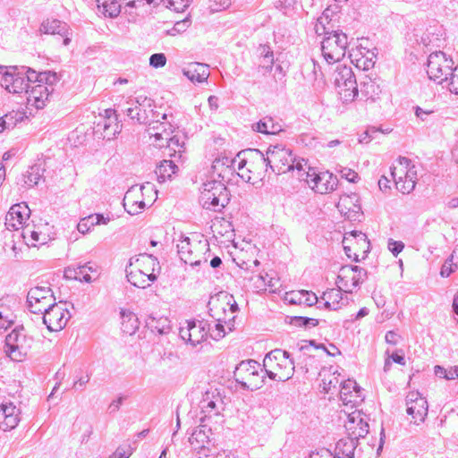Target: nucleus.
Returning a JSON list of instances; mask_svg holds the SVG:
<instances>
[{"label":"nucleus","instance_id":"nucleus-1","mask_svg":"<svg viewBox=\"0 0 458 458\" xmlns=\"http://www.w3.org/2000/svg\"><path fill=\"white\" fill-rule=\"evenodd\" d=\"M236 160H238V174L246 182L251 180L250 174L262 178L270 169L267 154L265 155L257 148H247L238 152Z\"/></svg>","mask_w":458,"mask_h":458},{"label":"nucleus","instance_id":"nucleus-2","mask_svg":"<svg viewBox=\"0 0 458 458\" xmlns=\"http://www.w3.org/2000/svg\"><path fill=\"white\" fill-rule=\"evenodd\" d=\"M327 9L323 13V16L318 20V22L322 25L323 30L327 36L321 42L322 55L327 64H335L341 61L346 54L348 47L347 35L340 30H334L331 32H325L323 20L328 18V12Z\"/></svg>","mask_w":458,"mask_h":458},{"label":"nucleus","instance_id":"nucleus-3","mask_svg":"<svg viewBox=\"0 0 458 458\" xmlns=\"http://www.w3.org/2000/svg\"><path fill=\"white\" fill-rule=\"evenodd\" d=\"M267 375L269 378L284 382L293 376L294 361L290 359V353L281 349L268 352L263 360Z\"/></svg>","mask_w":458,"mask_h":458},{"label":"nucleus","instance_id":"nucleus-4","mask_svg":"<svg viewBox=\"0 0 458 458\" xmlns=\"http://www.w3.org/2000/svg\"><path fill=\"white\" fill-rule=\"evenodd\" d=\"M267 154L270 170L278 174L292 171L298 178V169L303 170L307 166L306 160L296 159L290 148L280 145L270 146Z\"/></svg>","mask_w":458,"mask_h":458},{"label":"nucleus","instance_id":"nucleus-5","mask_svg":"<svg viewBox=\"0 0 458 458\" xmlns=\"http://www.w3.org/2000/svg\"><path fill=\"white\" fill-rule=\"evenodd\" d=\"M34 339L23 326L14 327L5 337V352L14 361H21L30 351Z\"/></svg>","mask_w":458,"mask_h":458},{"label":"nucleus","instance_id":"nucleus-6","mask_svg":"<svg viewBox=\"0 0 458 458\" xmlns=\"http://www.w3.org/2000/svg\"><path fill=\"white\" fill-rule=\"evenodd\" d=\"M177 249L180 259L192 267L208 261L205 254L209 251V243L207 240L182 237L177 243Z\"/></svg>","mask_w":458,"mask_h":458},{"label":"nucleus","instance_id":"nucleus-7","mask_svg":"<svg viewBox=\"0 0 458 458\" xmlns=\"http://www.w3.org/2000/svg\"><path fill=\"white\" fill-rule=\"evenodd\" d=\"M391 177L398 191L403 194L410 193L414 190L418 180L416 165L409 158L400 157L397 165L391 167Z\"/></svg>","mask_w":458,"mask_h":458},{"label":"nucleus","instance_id":"nucleus-8","mask_svg":"<svg viewBox=\"0 0 458 458\" xmlns=\"http://www.w3.org/2000/svg\"><path fill=\"white\" fill-rule=\"evenodd\" d=\"M298 180L307 184L316 192L324 194L334 191L337 186V177L329 172L318 173L307 165L303 170L298 169Z\"/></svg>","mask_w":458,"mask_h":458},{"label":"nucleus","instance_id":"nucleus-9","mask_svg":"<svg viewBox=\"0 0 458 458\" xmlns=\"http://www.w3.org/2000/svg\"><path fill=\"white\" fill-rule=\"evenodd\" d=\"M200 200L204 208L220 212L229 203V191L223 182L210 181L203 184Z\"/></svg>","mask_w":458,"mask_h":458},{"label":"nucleus","instance_id":"nucleus-10","mask_svg":"<svg viewBox=\"0 0 458 458\" xmlns=\"http://www.w3.org/2000/svg\"><path fill=\"white\" fill-rule=\"evenodd\" d=\"M209 314L216 321L227 323L234 318V313L238 310V304L233 296L220 292L208 301Z\"/></svg>","mask_w":458,"mask_h":458},{"label":"nucleus","instance_id":"nucleus-11","mask_svg":"<svg viewBox=\"0 0 458 458\" xmlns=\"http://www.w3.org/2000/svg\"><path fill=\"white\" fill-rule=\"evenodd\" d=\"M334 82L344 102L353 101L358 96V84L351 66L338 65L334 74Z\"/></svg>","mask_w":458,"mask_h":458},{"label":"nucleus","instance_id":"nucleus-12","mask_svg":"<svg viewBox=\"0 0 458 458\" xmlns=\"http://www.w3.org/2000/svg\"><path fill=\"white\" fill-rule=\"evenodd\" d=\"M454 63L452 58L447 57L442 51L431 53L428 57L427 73L430 80L442 84L448 81Z\"/></svg>","mask_w":458,"mask_h":458},{"label":"nucleus","instance_id":"nucleus-13","mask_svg":"<svg viewBox=\"0 0 458 458\" xmlns=\"http://www.w3.org/2000/svg\"><path fill=\"white\" fill-rule=\"evenodd\" d=\"M55 301V298L50 287L35 286L30 288L27 294L28 309L34 314L47 311Z\"/></svg>","mask_w":458,"mask_h":458},{"label":"nucleus","instance_id":"nucleus-14","mask_svg":"<svg viewBox=\"0 0 458 458\" xmlns=\"http://www.w3.org/2000/svg\"><path fill=\"white\" fill-rule=\"evenodd\" d=\"M43 323L51 332H58L65 327L67 322L71 318L70 311L64 307L61 301L54 304L42 313Z\"/></svg>","mask_w":458,"mask_h":458},{"label":"nucleus","instance_id":"nucleus-15","mask_svg":"<svg viewBox=\"0 0 458 458\" xmlns=\"http://www.w3.org/2000/svg\"><path fill=\"white\" fill-rule=\"evenodd\" d=\"M367 270L358 266H342L337 276V284L344 287L345 293H352L367 278Z\"/></svg>","mask_w":458,"mask_h":458},{"label":"nucleus","instance_id":"nucleus-16","mask_svg":"<svg viewBox=\"0 0 458 458\" xmlns=\"http://www.w3.org/2000/svg\"><path fill=\"white\" fill-rule=\"evenodd\" d=\"M263 369L260 364L253 360L242 361L234 370L236 381L248 389H259L262 386V380H253V373Z\"/></svg>","mask_w":458,"mask_h":458},{"label":"nucleus","instance_id":"nucleus-17","mask_svg":"<svg viewBox=\"0 0 458 458\" xmlns=\"http://www.w3.org/2000/svg\"><path fill=\"white\" fill-rule=\"evenodd\" d=\"M209 331V325L203 320L186 321V327L180 328V336L187 344L195 347L204 342Z\"/></svg>","mask_w":458,"mask_h":458},{"label":"nucleus","instance_id":"nucleus-18","mask_svg":"<svg viewBox=\"0 0 458 458\" xmlns=\"http://www.w3.org/2000/svg\"><path fill=\"white\" fill-rule=\"evenodd\" d=\"M407 413L415 424L423 422L428 415V402L418 392H411L406 397Z\"/></svg>","mask_w":458,"mask_h":458},{"label":"nucleus","instance_id":"nucleus-19","mask_svg":"<svg viewBox=\"0 0 458 458\" xmlns=\"http://www.w3.org/2000/svg\"><path fill=\"white\" fill-rule=\"evenodd\" d=\"M30 209L24 202L13 205L5 216V226L8 230H18L29 219Z\"/></svg>","mask_w":458,"mask_h":458},{"label":"nucleus","instance_id":"nucleus-20","mask_svg":"<svg viewBox=\"0 0 458 458\" xmlns=\"http://www.w3.org/2000/svg\"><path fill=\"white\" fill-rule=\"evenodd\" d=\"M21 409L13 403H4L0 405V428L9 431L15 428L21 420Z\"/></svg>","mask_w":458,"mask_h":458},{"label":"nucleus","instance_id":"nucleus-21","mask_svg":"<svg viewBox=\"0 0 458 458\" xmlns=\"http://www.w3.org/2000/svg\"><path fill=\"white\" fill-rule=\"evenodd\" d=\"M122 130L118 116H98V121L94 122V131L104 139L111 140Z\"/></svg>","mask_w":458,"mask_h":458},{"label":"nucleus","instance_id":"nucleus-22","mask_svg":"<svg viewBox=\"0 0 458 458\" xmlns=\"http://www.w3.org/2000/svg\"><path fill=\"white\" fill-rule=\"evenodd\" d=\"M348 437L359 440L365 437L369 433V424L360 412L349 414L348 420L344 425Z\"/></svg>","mask_w":458,"mask_h":458},{"label":"nucleus","instance_id":"nucleus-23","mask_svg":"<svg viewBox=\"0 0 458 458\" xmlns=\"http://www.w3.org/2000/svg\"><path fill=\"white\" fill-rule=\"evenodd\" d=\"M136 263L140 271L147 275L150 282H155L157 278V274L160 273L161 267L158 259L151 254H140L136 259Z\"/></svg>","mask_w":458,"mask_h":458},{"label":"nucleus","instance_id":"nucleus-24","mask_svg":"<svg viewBox=\"0 0 458 458\" xmlns=\"http://www.w3.org/2000/svg\"><path fill=\"white\" fill-rule=\"evenodd\" d=\"M210 435H212L211 428L206 423L205 419H200V425L191 432L189 443L195 450H204L209 443Z\"/></svg>","mask_w":458,"mask_h":458},{"label":"nucleus","instance_id":"nucleus-25","mask_svg":"<svg viewBox=\"0 0 458 458\" xmlns=\"http://www.w3.org/2000/svg\"><path fill=\"white\" fill-rule=\"evenodd\" d=\"M444 36L443 26L437 22L430 24L426 30L421 34L420 39H417L419 44H422L425 47H440Z\"/></svg>","mask_w":458,"mask_h":458},{"label":"nucleus","instance_id":"nucleus-26","mask_svg":"<svg viewBox=\"0 0 458 458\" xmlns=\"http://www.w3.org/2000/svg\"><path fill=\"white\" fill-rule=\"evenodd\" d=\"M148 116H137V121L140 123H148L147 131L150 137H155L157 140H171L170 132L168 131V128H170V124L165 122L157 121H147Z\"/></svg>","mask_w":458,"mask_h":458},{"label":"nucleus","instance_id":"nucleus-27","mask_svg":"<svg viewBox=\"0 0 458 458\" xmlns=\"http://www.w3.org/2000/svg\"><path fill=\"white\" fill-rule=\"evenodd\" d=\"M26 94L28 95V105L35 106L38 110L46 106V101L49 97V89L47 86L39 83L34 86L30 85L29 92H26Z\"/></svg>","mask_w":458,"mask_h":458},{"label":"nucleus","instance_id":"nucleus-28","mask_svg":"<svg viewBox=\"0 0 458 458\" xmlns=\"http://www.w3.org/2000/svg\"><path fill=\"white\" fill-rule=\"evenodd\" d=\"M279 116H263L258 123L251 125L252 130L264 134H277L283 131V123Z\"/></svg>","mask_w":458,"mask_h":458},{"label":"nucleus","instance_id":"nucleus-29","mask_svg":"<svg viewBox=\"0 0 458 458\" xmlns=\"http://www.w3.org/2000/svg\"><path fill=\"white\" fill-rule=\"evenodd\" d=\"M40 31L45 34L60 35L61 37H64L63 39V44L64 46L69 45L71 42V39L66 36L68 31L67 24L59 20L53 19L43 21L40 26Z\"/></svg>","mask_w":458,"mask_h":458},{"label":"nucleus","instance_id":"nucleus-30","mask_svg":"<svg viewBox=\"0 0 458 458\" xmlns=\"http://www.w3.org/2000/svg\"><path fill=\"white\" fill-rule=\"evenodd\" d=\"M360 387L353 380L348 379L342 384L340 398L344 404H355L358 402Z\"/></svg>","mask_w":458,"mask_h":458},{"label":"nucleus","instance_id":"nucleus-31","mask_svg":"<svg viewBox=\"0 0 458 458\" xmlns=\"http://www.w3.org/2000/svg\"><path fill=\"white\" fill-rule=\"evenodd\" d=\"M348 242H352L355 251L358 250H362L364 253L363 258L369 251L370 242L368 240L367 235L362 232L352 231L350 233H346L343 240V244Z\"/></svg>","mask_w":458,"mask_h":458},{"label":"nucleus","instance_id":"nucleus-32","mask_svg":"<svg viewBox=\"0 0 458 458\" xmlns=\"http://www.w3.org/2000/svg\"><path fill=\"white\" fill-rule=\"evenodd\" d=\"M344 287L338 284L337 289H330L323 293L321 299L324 301L325 308L332 310H337L343 305Z\"/></svg>","mask_w":458,"mask_h":458},{"label":"nucleus","instance_id":"nucleus-33","mask_svg":"<svg viewBox=\"0 0 458 458\" xmlns=\"http://www.w3.org/2000/svg\"><path fill=\"white\" fill-rule=\"evenodd\" d=\"M183 75L192 82H203L209 76L208 67L200 63L191 64L186 69H183Z\"/></svg>","mask_w":458,"mask_h":458},{"label":"nucleus","instance_id":"nucleus-34","mask_svg":"<svg viewBox=\"0 0 458 458\" xmlns=\"http://www.w3.org/2000/svg\"><path fill=\"white\" fill-rule=\"evenodd\" d=\"M302 73L305 79L313 80L319 88L325 84L321 67L314 59L304 64Z\"/></svg>","mask_w":458,"mask_h":458},{"label":"nucleus","instance_id":"nucleus-35","mask_svg":"<svg viewBox=\"0 0 458 458\" xmlns=\"http://www.w3.org/2000/svg\"><path fill=\"white\" fill-rule=\"evenodd\" d=\"M357 439L351 437L340 439L336 443L337 458H352L357 445Z\"/></svg>","mask_w":458,"mask_h":458},{"label":"nucleus","instance_id":"nucleus-36","mask_svg":"<svg viewBox=\"0 0 458 458\" xmlns=\"http://www.w3.org/2000/svg\"><path fill=\"white\" fill-rule=\"evenodd\" d=\"M178 171V166L172 160H163L157 166L155 174L159 182L171 179L172 175Z\"/></svg>","mask_w":458,"mask_h":458},{"label":"nucleus","instance_id":"nucleus-37","mask_svg":"<svg viewBox=\"0 0 458 458\" xmlns=\"http://www.w3.org/2000/svg\"><path fill=\"white\" fill-rule=\"evenodd\" d=\"M122 316V330L127 335H133L139 328L140 322L136 316L131 311H121Z\"/></svg>","mask_w":458,"mask_h":458},{"label":"nucleus","instance_id":"nucleus-38","mask_svg":"<svg viewBox=\"0 0 458 458\" xmlns=\"http://www.w3.org/2000/svg\"><path fill=\"white\" fill-rule=\"evenodd\" d=\"M147 327L155 333L159 335L168 334L170 331V321L167 318L161 317L157 318L155 317L148 316L146 320Z\"/></svg>","mask_w":458,"mask_h":458},{"label":"nucleus","instance_id":"nucleus-39","mask_svg":"<svg viewBox=\"0 0 458 458\" xmlns=\"http://www.w3.org/2000/svg\"><path fill=\"white\" fill-rule=\"evenodd\" d=\"M144 200H136L132 197V190H129L123 198V207L125 210L131 216L142 212L146 208Z\"/></svg>","mask_w":458,"mask_h":458},{"label":"nucleus","instance_id":"nucleus-40","mask_svg":"<svg viewBox=\"0 0 458 458\" xmlns=\"http://www.w3.org/2000/svg\"><path fill=\"white\" fill-rule=\"evenodd\" d=\"M127 280L134 286L141 289H145L150 285V280L147 275H144L142 271L137 269L136 271H129L128 267L125 269Z\"/></svg>","mask_w":458,"mask_h":458},{"label":"nucleus","instance_id":"nucleus-41","mask_svg":"<svg viewBox=\"0 0 458 458\" xmlns=\"http://www.w3.org/2000/svg\"><path fill=\"white\" fill-rule=\"evenodd\" d=\"M44 169L40 165H34L22 175L23 184L28 187L37 185L43 177Z\"/></svg>","mask_w":458,"mask_h":458},{"label":"nucleus","instance_id":"nucleus-42","mask_svg":"<svg viewBox=\"0 0 458 458\" xmlns=\"http://www.w3.org/2000/svg\"><path fill=\"white\" fill-rule=\"evenodd\" d=\"M435 375L440 378H445L446 380H454L458 378V365L457 366H450L448 368H444L440 365H436L434 367Z\"/></svg>","mask_w":458,"mask_h":458},{"label":"nucleus","instance_id":"nucleus-43","mask_svg":"<svg viewBox=\"0 0 458 458\" xmlns=\"http://www.w3.org/2000/svg\"><path fill=\"white\" fill-rule=\"evenodd\" d=\"M351 202V199L349 197H345L341 199L339 207L341 208V211L344 212V209L347 211L344 212V215L348 219L356 220L360 212V206L357 204H352V207H348V203Z\"/></svg>","mask_w":458,"mask_h":458},{"label":"nucleus","instance_id":"nucleus-44","mask_svg":"<svg viewBox=\"0 0 458 458\" xmlns=\"http://www.w3.org/2000/svg\"><path fill=\"white\" fill-rule=\"evenodd\" d=\"M201 411L205 413L204 417L201 419H205V420H208L212 415L219 416V410L216 407V402L215 400H210L208 396L204 398L201 402Z\"/></svg>","mask_w":458,"mask_h":458},{"label":"nucleus","instance_id":"nucleus-45","mask_svg":"<svg viewBox=\"0 0 458 458\" xmlns=\"http://www.w3.org/2000/svg\"><path fill=\"white\" fill-rule=\"evenodd\" d=\"M30 85L26 81L23 74L15 72L13 84L11 86V93L18 94L21 92H29Z\"/></svg>","mask_w":458,"mask_h":458},{"label":"nucleus","instance_id":"nucleus-46","mask_svg":"<svg viewBox=\"0 0 458 458\" xmlns=\"http://www.w3.org/2000/svg\"><path fill=\"white\" fill-rule=\"evenodd\" d=\"M392 131V128L386 127L383 128L382 126H370L369 127L362 135H360L359 139L360 143H368L373 138V134L376 132H382L387 134Z\"/></svg>","mask_w":458,"mask_h":458},{"label":"nucleus","instance_id":"nucleus-47","mask_svg":"<svg viewBox=\"0 0 458 458\" xmlns=\"http://www.w3.org/2000/svg\"><path fill=\"white\" fill-rule=\"evenodd\" d=\"M219 166H225L226 169L230 167H233V169H235V166L238 167V160H236V157L233 158L228 157L216 158L213 162L212 167L215 171H217Z\"/></svg>","mask_w":458,"mask_h":458},{"label":"nucleus","instance_id":"nucleus-48","mask_svg":"<svg viewBox=\"0 0 458 458\" xmlns=\"http://www.w3.org/2000/svg\"><path fill=\"white\" fill-rule=\"evenodd\" d=\"M290 323L296 327H314L318 325V320L307 317H293Z\"/></svg>","mask_w":458,"mask_h":458},{"label":"nucleus","instance_id":"nucleus-49","mask_svg":"<svg viewBox=\"0 0 458 458\" xmlns=\"http://www.w3.org/2000/svg\"><path fill=\"white\" fill-rule=\"evenodd\" d=\"M457 268H458V262H454V255H452L443 264L441 270H440V276L442 277H448Z\"/></svg>","mask_w":458,"mask_h":458},{"label":"nucleus","instance_id":"nucleus-50","mask_svg":"<svg viewBox=\"0 0 458 458\" xmlns=\"http://www.w3.org/2000/svg\"><path fill=\"white\" fill-rule=\"evenodd\" d=\"M448 89L450 92L458 95V64L451 69L448 76Z\"/></svg>","mask_w":458,"mask_h":458},{"label":"nucleus","instance_id":"nucleus-51","mask_svg":"<svg viewBox=\"0 0 458 458\" xmlns=\"http://www.w3.org/2000/svg\"><path fill=\"white\" fill-rule=\"evenodd\" d=\"M167 8L176 12L183 11L190 4V0H162Z\"/></svg>","mask_w":458,"mask_h":458},{"label":"nucleus","instance_id":"nucleus-52","mask_svg":"<svg viewBox=\"0 0 458 458\" xmlns=\"http://www.w3.org/2000/svg\"><path fill=\"white\" fill-rule=\"evenodd\" d=\"M94 219L95 218H93V215L88 216L81 219V221L77 225L78 231L83 234L88 233L91 227L95 226Z\"/></svg>","mask_w":458,"mask_h":458},{"label":"nucleus","instance_id":"nucleus-53","mask_svg":"<svg viewBox=\"0 0 458 458\" xmlns=\"http://www.w3.org/2000/svg\"><path fill=\"white\" fill-rule=\"evenodd\" d=\"M166 64V57L163 53H156L149 57V65L154 68H162Z\"/></svg>","mask_w":458,"mask_h":458},{"label":"nucleus","instance_id":"nucleus-54","mask_svg":"<svg viewBox=\"0 0 458 458\" xmlns=\"http://www.w3.org/2000/svg\"><path fill=\"white\" fill-rule=\"evenodd\" d=\"M15 71L16 70H6L2 77L1 85L9 92H11V86L13 84Z\"/></svg>","mask_w":458,"mask_h":458},{"label":"nucleus","instance_id":"nucleus-55","mask_svg":"<svg viewBox=\"0 0 458 458\" xmlns=\"http://www.w3.org/2000/svg\"><path fill=\"white\" fill-rule=\"evenodd\" d=\"M59 80L56 72L51 71H46L41 72V84L52 86Z\"/></svg>","mask_w":458,"mask_h":458},{"label":"nucleus","instance_id":"nucleus-56","mask_svg":"<svg viewBox=\"0 0 458 458\" xmlns=\"http://www.w3.org/2000/svg\"><path fill=\"white\" fill-rule=\"evenodd\" d=\"M339 172L342 178L346 179L350 182H356L359 179L358 174L350 168L343 167Z\"/></svg>","mask_w":458,"mask_h":458},{"label":"nucleus","instance_id":"nucleus-57","mask_svg":"<svg viewBox=\"0 0 458 458\" xmlns=\"http://www.w3.org/2000/svg\"><path fill=\"white\" fill-rule=\"evenodd\" d=\"M24 77L26 81L29 82V85H31V83L35 82H38V84H39L41 81V72H37L30 68H28Z\"/></svg>","mask_w":458,"mask_h":458},{"label":"nucleus","instance_id":"nucleus-58","mask_svg":"<svg viewBox=\"0 0 458 458\" xmlns=\"http://www.w3.org/2000/svg\"><path fill=\"white\" fill-rule=\"evenodd\" d=\"M311 346H314L316 349H323L328 355L334 356L335 354L332 352H329L328 350L323 345V344H315L314 341L310 342H304L302 345L300 346V352H302L304 354H308V351L310 349Z\"/></svg>","mask_w":458,"mask_h":458},{"label":"nucleus","instance_id":"nucleus-59","mask_svg":"<svg viewBox=\"0 0 458 458\" xmlns=\"http://www.w3.org/2000/svg\"><path fill=\"white\" fill-rule=\"evenodd\" d=\"M121 6L118 4L115 0H111L107 4V7L104 10L106 13L108 14L110 17H116L121 12Z\"/></svg>","mask_w":458,"mask_h":458},{"label":"nucleus","instance_id":"nucleus-60","mask_svg":"<svg viewBox=\"0 0 458 458\" xmlns=\"http://www.w3.org/2000/svg\"><path fill=\"white\" fill-rule=\"evenodd\" d=\"M274 55L269 56L268 58L262 57L260 58V64L259 65V69L262 71L264 73L268 72L272 70L274 65Z\"/></svg>","mask_w":458,"mask_h":458},{"label":"nucleus","instance_id":"nucleus-61","mask_svg":"<svg viewBox=\"0 0 458 458\" xmlns=\"http://www.w3.org/2000/svg\"><path fill=\"white\" fill-rule=\"evenodd\" d=\"M404 248V244L403 242L394 241L393 239H389L388 241V250L393 253L394 257H396Z\"/></svg>","mask_w":458,"mask_h":458},{"label":"nucleus","instance_id":"nucleus-62","mask_svg":"<svg viewBox=\"0 0 458 458\" xmlns=\"http://www.w3.org/2000/svg\"><path fill=\"white\" fill-rule=\"evenodd\" d=\"M86 265H79L76 267L78 273V281L90 283L92 281L89 273H86Z\"/></svg>","mask_w":458,"mask_h":458},{"label":"nucleus","instance_id":"nucleus-63","mask_svg":"<svg viewBox=\"0 0 458 458\" xmlns=\"http://www.w3.org/2000/svg\"><path fill=\"white\" fill-rule=\"evenodd\" d=\"M301 300L302 303H305L308 306H312L313 304L317 303L318 297L312 293L302 291Z\"/></svg>","mask_w":458,"mask_h":458},{"label":"nucleus","instance_id":"nucleus-64","mask_svg":"<svg viewBox=\"0 0 458 458\" xmlns=\"http://www.w3.org/2000/svg\"><path fill=\"white\" fill-rule=\"evenodd\" d=\"M310 458H336L328 449H321L317 453H312Z\"/></svg>","mask_w":458,"mask_h":458}]
</instances>
